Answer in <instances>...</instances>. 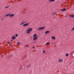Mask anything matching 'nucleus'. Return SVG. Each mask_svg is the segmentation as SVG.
Segmentation results:
<instances>
[{
    "label": "nucleus",
    "instance_id": "obj_1",
    "mask_svg": "<svg viewBox=\"0 0 74 74\" xmlns=\"http://www.w3.org/2000/svg\"><path fill=\"white\" fill-rule=\"evenodd\" d=\"M27 33H29L30 32L32 31V28H29L27 29Z\"/></svg>",
    "mask_w": 74,
    "mask_h": 74
},
{
    "label": "nucleus",
    "instance_id": "obj_2",
    "mask_svg": "<svg viewBox=\"0 0 74 74\" xmlns=\"http://www.w3.org/2000/svg\"><path fill=\"white\" fill-rule=\"evenodd\" d=\"M45 27H41L39 28L38 29V30H43L45 28Z\"/></svg>",
    "mask_w": 74,
    "mask_h": 74
},
{
    "label": "nucleus",
    "instance_id": "obj_3",
    "mask_svg": "<svg viewBox=\"0 0 74 74\" xmlns=\"http://www.w3.org/2000/svg\"><path fill=\"white\" fill-rule=\"evenodd\" d=\"M26 23L24 21H23L22 22V23H21L20 24V25H23V24H24V23Z\"/></svg>",
    "mask_w": 74,
    "mask_h": 74
},
{
    "label": "nucleus",
    "instance_id": "obj_4",
    "mask_svg": "<svg viewBox=\"0 0 74 74\" xmlns=\"http://www.w3.org/2000/svg\"><path fill=\"white\" fill-rule=\"evenodd\" d=\"M14 16V14H10L9 15V17H12V16Z\"/></svg>",
    "mask_w": 74,
    "mask_h": 74
},
{
    "label": "nucleus",
    "instance_id": "obj_5",
    "mask_svg": "<svg viewBox=\"0 0 74 74\" xmlns=\"http://www.w3.org/2000/svg\"><path fill=\"white\" fill-rule=\"evenodd\" d=\"M29 25V23H26L25 24H24L23 25L24 26H27V25Z\"/></svg>",
    "mask_w": 74,
    "mask_h": 74
},
{
    "label": "nucleus",
    "instance_id": "obj_6",
    "mask_svg": "<svg viewBox=\"0 0 74 74\" xmlns=\"http://www.w3.org/2000/svg\"><path fill=\"white\" fill-rule=\"evenodd\" d=\"M16 38V37H15V36H12V38L13 40H15V39Z\"/></svg>",
    "mask_w": 74,
    "mask_h": 74
},
{
    "label": "nucleus",
    "instance_id": "obj_7",
    "mask_svg": "<svg viewBox=\"0 0 74 74\" xmlns=\"http://www.w3.org/2000/svg\"><path fill=\"white\" fill-rule=\"evenodd\" d=\"M59 61L60 62H62L63 60L62 59H60L59 60Z\"/></svg>",
    "mask_w": 74,
    "mask_h": 74
},
{
    "label": "nucleus",
    "instance_id": "obj_8",
    "mask_svg": "<svg viewBox=\"0 0 74 74\" xmlns=\"http://www.w3.org/2000/svg\"><path fill=\"white\" fill-rule=\"evenodd\" d=\"M37 39V37H36L35 38H33V40H36Z\"/></svg>",
    "mask_w": 74,
    "mask_h": 74
},
{
    "label": "nucleus",
    "instance_id": "obj_9",
    "mask_svg": "<svg viewBox=\"0 0 74 74\" xmlns=\"http://www.w3.org/2000/svg\"><path fill=\"white\" fill-rule=\"evenodd\" d=\"M66 9L65 8H64V9H62L61 10V11H66Z\"/></svg>",
    "mask_w": 74,
    "mask_h": 74
},
{
    "label": "nucleus",
    "instance_id": "obj_10",
    "mask_svg": "<svg viewBox=\"0 0 74 74\" xmlns=\"http://www.w3.org/2000/svg\"><path fill=\"white\" fill-rule=\"evenodd\" d=\"M49 33V31H47L45 32V34H47V33Z\"/></svg>",
    "mask_w": 74,
    "mask_h": 74
},
{
    "label": "nucleus",
    "instance_id": "obj_11",
    "mask_svg": "<svg viewBox=\"0 0 74 74\" xmlns=\"http://www.w3.org/2000/svg\"><path fill=\"white\" fill-rule=\"evenodd\" d=\"M10 13L6 15L5 16H10Z\"/></svg>",
    "mask_w": 74,
    "mask_h": 74
},
{
    "label": "nucleus",
    "instance_id": "obj_12",
    "mask_svg": "<svg viewBox=\"0 0 74 74\" xmlns=\"http://www.w3.org/2000/svg\"><path fill=\"white\" fill-rule=\"evenodd\" d=\"M51 38H52V39H53L54 40H55V38H56L54 36H52V37H51Z\"/></svg>",
    "mask_w": 74,
    "mask_h": 74
},
{
    "label": "nucleus",
    "instance_id": "obj_13",
    "mask_svg": "<svg viewBox=\"0 0 74 74\" xmlns=\"http://www.w3.org/2000/svg\"><path fill=\"white\" fill-rule=\"evenodd\" d=\"M71 17L72 18H74V15H70Z\"/></svg>",
    "mask_w": 74,
    "mask_h": 74
},
{
    "label": "nucleus",
    "instance_id": "obj_14",
    "mask_svg": "<svg viewBox=\"0 0 74 74\" xmlns=\"http://www.w3.org/2000/svg\"><path fill=\"white\" fill-rule=\"evenodd\" d=\"M36 34H34V38H36Z\"/></svg>",
    "mask_w": 74,
    "mask_h": 74
},
{
    "label": "nucleus",
    "instance_id": "obj_15",
    "mask_svg": "<svg viewBox=\"0 0 74 74\" xmlns=\"http://www.w3.org/2000/svg\"><path fill=\"white\" fill-rule=\"evenodd\" d=\"M7 43H8V44H11V43H10V42H7Z\"/></svg>",
    "mask_w": 74,
    "mask_h": 74
},
{
    "label": "nucleus",
    "instance_id": "obj_16",
    "mask_svg": "<svg viewBox=\"0 0 74 74\" xmlns=\"http://www.w3.org/2000/svg\"><path fill=\"white\" fill-rule=\"evenodd\" d=\"M66 56H69V54H66Z\"/></svg>",
    "mask_w": 74,
    "mask_h": 74
},
{
    "label": "nucleus",
    "instance_id": "obj_17",
    "mask_svg": "<svg viewBox=\"0 0 74 74\" xmlns=\"http://www.w3.org/2000/svg\"><path fill=\"white\" fill-rule=\"evenodd\" d=\"M49 44H50V43H49L48 42H47V45H49Z\"/></svg>",
    "mask_w": 74,
    "mask_h": 74
},
{
    "label": "nucleus",
    "instance_id": "obj_18",
    "mask_svg": "<svg viewBox=\"0 0 74 74\" xmlns=\"http://www.w3.org/2000/svg\"><path fill=\"white\" fill-rule=\"evenodd\" d=\"M55 1V0H50V1Z\"/></svg>",
    "mask_w": 74,
    "mask_h": 74
},
{
    "label": "nucleus",
    "instance_id": "obj_19",
    "mask_svg": "<svg viewBox=\"0 0 74 74\" xmlns=\"http://www.w3.org/2000/svg\"><path fill=\"white\" fill-rule=\"evenodd\" d=\"M9 8V6H6V7H5V8Z\"/></svg>",
    "mask_w": 74,
    "mask_h": 74
},
{
    "label": "nucleus",
    "instance_id": "obj_20",
    "mask_svg": "<svg viewBox=\"0 0 74 74\" xmlns=\"http://www.w3.org/2000/svg\"><path fill=\"white\" fill-rule=\"evenodd\" d=\"M18 34H16L15 35L16 37H18Z\"/></svg>",
    "mask_w": 74,
    "mask_h": 74
},
{
    "label": "nucleus",
    "instance_id": "obj_21",
    "mask_svg": "<svg viewBox=\"0 0 74 74\" xmlns=\"http://www.w3.org/2000/svg\"><path fill=\"white\" fill-rule=\"evenodd\" d=\"M45 50H43V53H45Z\"/></svg>",
    "mask_w": 74,
    "mask_h": 74
},
{
    "label": "nucleus",
    "instance_id": "obj_22",
    "mask_svg": "<svg viewBox=\"0 0 74 74\" xmlns=\"http://www.w3.org/2000/svg\"><path fill=\"white\" fill-rule=\"evenodd\" d=\"M16 44H20V43H19V42H17V43H16Z\"/></svg>",
    "mask_w": 74,
    "mask_h": 74
},
{
    "label": "nucleus",
    "instance_id": "obj_23",
    "mask_svg": "<svg viewBox=\"0 0 74 74\" xmlns=\"http://www.w3.org/2000/svg\"><path fill=\"white\" fill-rule=\"evenodd\" d=\"M32 48H35V47H33V46H32Z\"/></svg>",
    "mask_w": 74,
    "mask_h": 74
},
{
    "label": "nucleus",
    "instance_id": "obj_24",
    "mask_svg": "<svg viewBox=\"0 0 74 74\" xmlns=\"http://www.w3.org/2000/svg\"><path fill=\"white\" fill-rule=\"evenodd\" d=\"M73 30H74V27L73 28Z\"/></svg>",
    "mask_w": 74,
    "mask_h": 74
},
{
    "label": "nucleus",
    "instance_id": "obj_25",
    "mask_svg": "<svg viewBox=\"0 0 74 74\" xmlns=\"http://www.w3.org/2000/svg\"><path fill=\"white\" fill-rule=\"evenodd\" d=\"M27 47H29V45H27Z\"/></svg>",
    "mask_w": 74,
    "mask_h": 74
}]
</instances>
